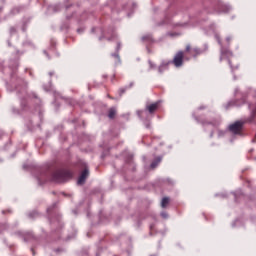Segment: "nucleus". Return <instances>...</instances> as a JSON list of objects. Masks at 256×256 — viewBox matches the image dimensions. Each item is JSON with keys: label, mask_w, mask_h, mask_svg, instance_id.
I'll return each instance as SVG.
<instances>
[{"label": "nucleus", "mask_w": 256, "mask_h": 256, "mask_svg": "<svg viewBox=\"0 0 256 256\" xmlns=\"http://www.w3.org/2000/svg\"><path fill=\"white\" fill-rule=\"evenodd\" d=\"M255 121L256 118H244L242 120L236 121L229 125V131L234 135H241L243 132V125H245V123H253Z\"/></svg>", "instance_id": "nucleus-1"}, {"label": "nucleus", "mask_w": 256, "mask_h": 256, "mask_svg": "<svg viewBox=\"0 0 256 256\" xmlns=\"http://www.w3.org/2000/svg\"><path fill=\"white\" fill-rule=\"evenodd\" d=\"M71 177H73V174L69 170H56L52 173V179L56 183H65Z\"/></svg>", "instance_id": "nucleus-2"}, {"label": "nucleus", "mask_w": 256, "mask_h": 256, "mask_svg": "<svg viewBox=\"0 0 256 256\" xmlns=\"http://www.w3.org/2000/svg\"><path fill=\"white\" fill-rule=\"evenodd\" d=\"M185 53L186 52L183 50L176 52L172 60V65H175L176 67H183V62L185 59L186 61H189V58H185Z\"/></svg>", "instance_id": "nucleus-3"}, {"label": "nucleus", "mask_w": 256, "mask_h": 256, "mask_svg": "<svg viewBox=\"0 0 256 256\" xmlns=\"http://www.w3.org/2000/svg\"><path fill=\"white\" fill-rule=\"evenodd\" d=\"M231 57H233V52H231L229 49H222L221 50L220 61H223V59L227 58L231 69H237L239 67V65L238 64H233V60H231Z\"/></svg>", "instance_id": "nucleus-4"}, {"label": "nucleus", "mask_w": 256, "mask_h": 256, "mask_svg": "<svg viewBox=\"0 0 256 256\" xmlns=\"http://www.w3.org/2000/svg\"><path fill=\"white\" fill-rule=\"evenodd\" d=\"M185 53H190L192 57H197L198 55H201V49L198 47L192 48L191 45H186Z\"/></svg>", "instance_id": "nucleus-5"}, {"label": "nucleus", "mask_w": 256, "mask_h": 256, "mask_svg": "<svg viewBox=\"0 0 256 256\" xmlns=\"http://www.w3.org/2000/svg\"><path fill=\"white\" fill-rule=\"evenodd\" d=\"M87 177H89V168H85L80 177L78 178V185H83L85 181H87Z\"/></svg>", "instance_id": "nucleus-6"}, {"label": "nucleus", "mask_w": 256, "mask_h": 256, "mask_svg": "<svg viewBox=\"0 0 256 256\" xmlns=\"http://www.w3.org/2000/svg\"><path fill=\"white\" fill-rule=\"evenodd\" d=\"M159 102H155L152 104H148L146 106V111H148V113H150V115H153V113H155V111H157V109H159Z\"/></svg>", "instance_id": "nucleus-7"}, {"label": "nucleus", "mask_w": 256, "mask_h": 256, "mask_svg": "<svg viewBox=\"0 0 256 256\" xmlns=\"http://www.w3.org/2000/svg\"><path fill=\"white\" fill-rule=\"evenodd\" d=\"M131 87H133V83L129 84L128 86H125L123 88H120L118 90V95L119 97H123V94H125L127 92V89H131Z\"/></svg>", "instance_id": "nucleus-8"}, {"label": "nucleus", "mask_w": 256, "mask_h": 256, "mask_svg": "<svg viewBox=\"0 0 256 256\" xmlns=\"http://www.w3.org/2000/svg\"><path fill=\"white\" fill-rule=\"evenodd\" d=\"M115 115H117V109L110 108L108 110V117H109V119H115Z\"/></svg>", "instance_id": "nucleus-9"}, {"label": "nucleus", "mask_w": 256, "mask_h": 256, "mask_svg": "<svg viewBox=\"0 0 256 256\" xmlns=\"http://www.w3.org/2000/svg\"><path fill=\"white\" fill-rule=\"evenodd\" d=\"M162 158L161 157H157L152 163H151V168L155 169V167H157V165H159L161 163Z\"/></svg>", "instance_id": "nucleus-10"}, {"label": "nucleus", "mask_w": 256, "mask_h": 256, "mask_svg": "<svg viewBox=\"0 0 256 256\" xmlns=\"http://www.w3.org/2000/svg\"><path fill=\"white\" fill-rule=\"evenodd\" d=\"M167 205H169V198L164 197L161 202V207H163V209H165V207H167Z\"/></svg>", "instance_id": "nucleus-11"}, {"label": "nucleus", "mask_w": 256, "mask_h": 256, "mask_svg": "<svg viewBox=\"0 0 256 256\" xmlns=\"http://www.w3.org/2000/svg\"><path fill=\"white\" fill-rule=\"evenodd\" d=\"M168 64H161L158 68L159 73H163L164 69H167Z\"/></svg>", "instance_id": "nucleus-12"}, {"label": "nucleus", "mask_w": 256, "mask_h": 256, "mask_svg": "<svg viewBox=\"0 0 256 256\" xmlns=\"http://www.w3.org/2000/svg\"><path fill=\"white\" fill-rule=\"evenodd\" d=\"M142 41H151V35L147 34L142 37Z\"/></svg>", "instance_id": "nucleus-13"}, {"label": "nucleus", "mask_w": 256, "mask_h": 256, "mask_svg": "<svg viewBox=\"0 0 256 256\" xmlns=\"http://www.w3.org/2000/svg\"><path fill=\"white\" fill-rule=\"evenodd\" d=\"M161 217H163V219H167V217H169V214H167V212H162Z\"/></svg>", "instance_id": "nucleus-14"}, {"label": "nucleus", "mask_w": 256, "mask_h": 256, "mask_svg": "<svg viewBox=\"0 0 256 256\" xmlns=\"http://www.w3.org/2000/svg\"><path fill=\"white\" fill-rule=\"evenodd\" d=\"M148 63H149V65H150V69H154V68H155V65L153 64L152 61H149Z\"/></svg>", "instance_id": "nucleus-15"}, {"label": "nucleus", "mask_w": 256, "mask_h": 256, "mask_svg": "<svg viewBox=\"0 0 256 256\" xmlns=\"http://www.w3.org/2000/svg\"><path fill=\"white\" fill-rule=\"evenodd\" d=\"M112 57H115V59H119V54H113Z\"/></svg>", "instance_id": "nucleus-16"}, {"label": "nucleus", "mask_w": 256, "mask_h": 256, "mask_svg": "<svg viewBox=\"0 0 256 256\" xmlns=\"http://www.w3.org/2000/svg\"><path fill=\"white\" fill-rule=\"evenodd\" d=\"M226 41L229 43V42L231 41V38L228 37V38L226 39Z\"/></svg>", "instance_id": "nucleus-17"}, {"label": "nucleus", "mask_w": 256, "mask_h": 256, "mask_svg": "<svg viewBox=\"0 0 256 256\" xmlns=\"http://www.w3.org/2000/svg\"><path fill=\"white\" fill-rule=\"evenodd\" d=\"M108 97H109V99H113V97H111V96H109V95H108Z\"/></svg>", "instance_id": "nucleus-18"}]
</instances>
